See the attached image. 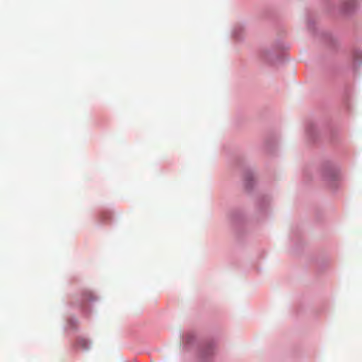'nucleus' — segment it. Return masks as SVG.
I'll return each mask as SVG.
<instances>
[{"label":"nucleus","instance_id":"nucleus-1","mask_svg":"<svg viewBox=\"0 0 362 362\" xmlns=\"http://www.w3.org/2000/svg\"><path fill=\"white\" fill-rule=\"evenodd\" d=\"M325 177L327 181H331L337 177V175H334L333 171L329 169L326 170Z\"/></svg>","mask_w":362,"mask_h":362},{"label":"nucleus","instance_id":"nucleus-2","mask_svg":"<svg viewBox=\"0 0 362 362\" xmlns=\"http://www.w3.org/2000/svg\"><path fill=\"white\" fill-rule=\"evenodd\" d=\"M78 344L80 346L82 349H86L88 348V341L84 339H80L78 341Z\"/></svg>","mask_w":362,"mask_h":362}]
</instances>
